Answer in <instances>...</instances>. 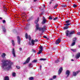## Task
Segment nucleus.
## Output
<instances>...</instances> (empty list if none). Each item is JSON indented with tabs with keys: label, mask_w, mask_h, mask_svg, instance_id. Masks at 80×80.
Returning <instances> with one entry per match:
<instances>
[{
	"label": "nucleus",
	"mask_w": 80,
	"mask_h": 80,
	"mask_svg": "<svg viewBox=\"0 0 80 80\" xmlns=\"http://www.w3.org/2000/svg\"><path fill=\"white\" fill-rule=\"evenodd\" d=\"M1 67L3 69L11 68L12 65H13V63L10 60L3 59L1 60Z\"/></svg>",
	"instance_id": "f257e3e1"
},
{
	"label": "nucleus",
	"mask_w": 80,
	"mask_h": 80,
	"mask_svg": "<svg viewBox=\"0 0 80 80\" xmlns=\"http://www.w3.org/2000/svg\"><path fill=\"white\" fill-rule=\"evenodd\" d=\"M38 21H39V18H38L35 21V23L36 24V30L37 31V30H38L39 31H42V32H43L46 30V26H44L42 28L39 27V25L38 24H37Z\"/></svg>",
	"instance_id": "f03ea898"
},
{
	"label": "nucleus",
	"mask_w": 80,
	"mask_h": 80,
	"mask_svg": "<svg viewBox=\"0 0 80 80\" xmlns=\"http://www.w3.org/2000/svg\"><path fill=\"white\" fill-rule=\"evenodd\" d=\"M75 33V31H72L71 32L68 31V30H67L66 31V36H68V37H70V35H72V34H74Z\"/></svg>",
	"instance_id": "7ed1b4c3"
},
{
	"label": "nucleus",
	"mask_w": 80,
	"mask_h": 80,
	"mask_svg": "<svg viewBox=\"0 0 80 80\" xmlns=\"http://www.w3.org/2000/svg\"><path fill=\"white\" fill-rule=\"evenodd\" d=\"M30 57H29L28 58L26 61L25 62L23 63V65H25L27 63H28L30 62Z\"/></svg>",
	"instance_id": "20e7f679"
},
{
	"label": "nucleus",
	"mask_w": 80,
	"mask_h": 80,
	"mask_svg": "<svg viewBox=\"0 0 80 80\" xmlns=\"http://www.w3.org/2000/svg\"><path fill=\"white\" fill-rule=\"evenodd\" d=\"M40 50L38 52V54H40L43 52V47L42 46L40 47Z\"/></svg>",
	"instance_id": "39448f33"
},
{
	"label": "nucleus",
	"mask_w": 80,
	"mask_h": 80,
	"mask_svg": "<svg viewBox=\"0 0 80 80\" xmlns=\"http://www.w3.org/2000/svg\"><path fill=\"white\" fill-rule=\"evenodd\" d=\"M71 25V23L65 24V25H66V26L64 27V30H65L66 29H68V25Z\"/></svg>",
	"instance_id": "423d86ee"
},
{
	"label": "nucleus",
	"mask_w": 80,
	"mask_h": 80,
	"mask_svg": "<svg viewBox=\"0 0 80 80\" xmlns=\"http://www.w3.org/2000/svg\"><path fill=\"white\" fill-rule=\"evenodd\" d=\"M46 22H47V20L44 17H43L42 18V24H44V23H45Z\"/></svg>",
	"instance_id": "0eeeda50"
},
{
	"label": "nucleus",
	"mask_w": 80,
	"mask_h": 80,
	"mask_svg": "<svg viewBox=\"0 0 80 80\" xmlns=\"http://www.w3.org/2000/svg\"><path fill=\"white\" fill-rule=\"evenodd\" d=\"M38 42V40L37 39H35L34 40L32 39L31 41L32 45H35V42Z\"/></svg>",
	"instance_id": "6e6552de"
},
{
	"label": "nucleus",
	"mask_w": 80,
	"mask_h": 80,
	"mask_svg": "<svg viewBox=\"0 0 80 80\" xmlns=\"http://www.w3.org/2000/svg\"><path fill=\"white\" fill-rule=\"evenodd\" d=\"M62 70H63V68H62V67L60 68L59 69V71H58V75H60V74L61 73H62Z\"/></svg>",
	"instance_id": "1a4fd4ad"
},
{
	"label": "nucleus",
	"mask_w": 80,
	"mask_h": 80,
	"mask_svg": "<svg viewBox=\"0 0 80 80\" xmlns=\"http://www.w3.org/2000/svg\"><path fill=\"white\" fill-rule=\"evenodd\" d=\"M70 71L68 70H67L66 71V75H67V77H68V76L70 75Z\"/></svg>",
	"instance_id": "9d476101"
},
{
	"label": "nucleus",
	"mask_w": 80,
	"mask_h": 80,
	"mask_svg": "<svg viewBox=\"0 0 80 80\" xmlns=\"http://www.w3.org/2000/svg\"><path fill=\"white\" fill-rule=\"evenodd\" d=\"M60 42H61V39H58L56 41V44H59Z\"/></svg>",
	"instance_id": "9b49d317"
},
{
	"label": "nucleus",
	"mask_w": 80,
	"mask_h": 80,
	"mask_svg": "<svg viewBox=\"0 0 80 80\" xmlns=\"http://www.w3.org/2000/svg\"><path fill=\"white\" fill-rule=\"evenodd\" d=\"M12 53L13 57H15L16 56L15 55V49H14V48H13Z\"/></svg>",
	"instance_id": "f8f14e48"
},
{
	"label": "nucleus",
	"mask_w": 80,
	"mask_h": 80,
	"mask_svg": "<svg viewBox=\"0 0 80 80\" xmlns=\"http://www.w3.org/2000/svg\"><path fill=\"white\" fill-rule=\"evenodd\" d=\"M79 72V71H78L76 72H73V76H76L78 73V72Z\"/></svg>",
	"instance_id": "ddd939ff"
},
{
	"label": "nucleus",
	"mask_w": 80,
	"mask_h": 80,
	"mask_svg": "<svg viewBox=\"0 0 80 80\" xmlns=\"http://www.w3.org/2000/svg\"><path fill=\"white\" fill-rule=\"evenodd\" d=\"M18 44H20V37L18 36Z\"/></svg>",
	"instance_id": "4468645a"
},
{
	"label": "nucleus",
	"mask_w": 80,
	"mask_h": 80,
	"mask_svg": "<svg viewBox=\"0 0 80 80\" xmlns=\"http://www.w3.org/2000/svg\"><path fill=\"white\" fill-rule=\"evenodd\" d=\"M80 57V53H78L77 54L76 56V58H78Z\"/></svg>",
	"instance_id": "2eb2a0df"
},
{
	"label": "nucleus",
	"mask_w": 80,
	"mask_h": 80,
	"mask_svg": "<svg viewBox=\"0 0 80 80\" xmlns=\"http://www.w3.org/2000/svg\"><path fill=\"white\" fill-rule=\"evenodd\" d=\"M6 56V54H5V53H3L2 55H1V57H2V58H4L5 57V56Z\"/></svg>",
	"instance_id": "dca6fc26"
},
{
	"label": "nucleus",
	"mask_w": 80,
	"mask_h": 80,
	"mask_svg": "<svg viewBox=\"0 0 80 80\" xmlns=\"http://www.w3.org/2000/svg\"><path fill=\"white\" fill-rule=\"evenodd\" d=\"M4 80H9V77L8 76H6L4 78Z\"/></svg>",
	"instance_id": "f3484780"
},
{
	"label": "nucleus",
	"mask_w": 80,
	"mask_h": 80,
	"mask_svg": "<svg viewBox=\"0 0 80 80\" xmlns=\"http://www.w3.org/2000/svg\"><path fill=\"white\" fill-rule=\"evenodd\" d=\"M12 43L13 45V46H15V42L13 41V40H11Z\"/></svg>",
	"instance_id": "a211bd4d"
},
{
	"label": "nucleus",
	"mask_w": 80,
	"mask_h": 80,
	"mask_svg": "<svg viewBox=\"0 0 80 80\" xmlns=\"http://www.w3.org/2000/svg\"><path fill=\"white\" fill-rule=\"evenodd\" d=\"M71 21H70V20H68L67 21H66L65 23H69V22H70Z\"/></svg>",
	"instance_id": "6ab92c4d"
},
{
	"label": "nucleus",
	"mask_w": 80,
	"mask_h": 80,
	"mask_svg": "<svg viewBox=\"0 0 80 80\" xmlns=\"http://www.w3.org/2000/svg\"><path fill=\"white\" fill-rule=\"evenodd\" d=\"M29 66L30 68H32V67H33V65L32 63H31L29 65Z\"/></svg>",
	"instance_id": "aec40b11"
},
{
	"label": "nucleus",
	"mask_w": 80,
	"mask_h": 80,
	"mask_svg": "<svg viewBox=\"0 0 80 80\" xmlns=\"http://www.w3.org/2000/svg\"><path fill=\"white\" fill-rule=\"evenodd\" d=\"M37 62V60H34L32 61V63H36Z\"/></svg>",
	"instance_id": "412c9836"
},
{
	"label": "nucleus",
	"mask_w": 80,
	"mask_h": 80,
	"mask_svg": "<svg viewBox=\"0 0 80 80\" xmlns=\"http://www.w3.org/2000/svg\"><path fill=\"white\" fill-rule=\"evenodd\" d=\"M25 38H26V39H28V34H27V33H26Z\"/></svg>",
	"instance_id": "4be33fe9"
},
{
	"label": "nucleus",
	"mask_w": 80,
	"mask_h": 80,
	"mask_svg": "<svg viewBox=\"0 0 80 80\" xmlns=\"http://www.w3.org/2000/svg\"><path fill=\"white\" fill-rule=\"evenodd\" d=\"M75 42H73L72 44V46H74V45H75Z\"/></svg>",
	"instance_id": "5701e85b"
},
{
	"label": "nucleus",
	"mask_w": 80,
	"mask_h": 80,
	"mask_svg": "<svg viewBox=\"0 0 80 80\" xmlns=\"http://www.w3.org/2000/svg\"><path fill=\"white\" fill-rule=\"evenodd\" d=\"M3 32H6V30L5 29V28H3Z\"/></svg>",
	"instance_id": "b1692460"
},
{
	"label": "nucleus",
	"mask_w": 80,
	"mask_h": 80,
	"mask_svg": "<svg viewBox=\"0 0 80 80\" xmlns=\"http://www.w3.org/2000/svg\"><path fill=\"white\" fill-rule=\"evenodd\" d=\"M76 40H77V38H74L73 39V42H75Z\"/></svg>",
	"instance_id": "393cba45"
},
{
	"label": "nucleus",
	"mask_w": 80,
	"mask_h": 80,
	"mask_svg": "<svg viewBox=\"0 0 80 80\" xmlns=\"http://www.w3.org/2000/svg\"><path fill=\"white\" fill-rule=\"evenodd\" d=\"M71 50H72V52H75L76 51V49H71Z\"/></svg>",
	"instance_id": "a878e982"
},
{
	"label": "nucleus",
	"mask_w": 80,
	"mask_h": 80,
	"mask_svg": "<svg viewBox=\"0 0 80 80\" xmlns=\"http://www.w3.org/2000/svg\"><path fill=\"white\" fill-rule=\"evenodd\" d=\"M40 60H43V61H44V60H46V59L45 58H40Z\"/></svg>",
	"instance_id": "bb28decb"
},
{
	"label": "nucleus",
	"mask_w": 80,
	"mask_h": 80,
	"mask_svg": "<svg viewBox=\"0 0 80 80\" xmlns=\"http://www.w3.org/2000/svg\"><path fill=\"white\" fill-rule=\"evenodd\" d=\"M56 77H57V76H55V75L53 76V79H55V78H56Z\"/></svg>",
	"instance_id": "cd10ccee"
},
{
	"label": "nucleus",
	"mask_w": 80,
	"mask_h": 80,
	"mask_svg": "<svg viewBox=\"0 0 80 80\" xmlns=\"http://www.w3.org/2000/svg\"><path fill=\"white\" fill-rule=\"evenodd\" d=\"M28 37L29 39V40H31V37L30 36V35H29L28 36Z\"/></svg>",
	"instance_id": "c85d7f7f"
},
{
	"label": "nucleus",
	"mask_w": 80,
	"mask_h": 80,
	"mask_svg": "<svg viewBox=\"0 0 80 80\" xmlns=\"http://www.w3.org/2000/svg\"><path fill=\"white\" fill-rule=\"evenodd\" d=\"M15 72H13L12 73V76L13 77H15Z\"/></svg>",
	"instance_id": "c756f323"
},
{
	"label": "nucleus",
	"mask_w": 80,
	"mask_h": 80,
	"mask_svg": "<svg viewBox=\"0 0 80 80\" xmlns=\"http://www.w3.org/2000/svg\"><path fill=\"white\" fill-rule=\"evenodd\" d=\"M16 68H18V69H20V67L18 66H16Z\"/></svg>",
	"instance_id": "7c9ffc66"
},
{
	"label": "nucleus",
	"mask_w": 80,
	"mask_h": 80,
	"mask_svg": "<svg viewBox=\"0 0 80 80\" xmlns=\"http://www.w3.org/2000/svg\"><path fill=\"white\" fill-rule=\"evenodd\" d=\"M29 79L30 80H32L33 79V78L32 77H31L29 78Z\"/></svg>",
	"instance_id": "2f4dec72"
},
{
	"label": "nucleus",
	"mask_w": 80,
	"mask_h": 80,
	"mask_svg": "<svg viewBox=\"0 0 80 80\" xmlns=\"http://www.w3.org/2000/svg\"><path fill=\"white\" fill-rule=\"evenodd\" d=\"M58 18L56 17V18H54L53 19V20H57Z\"/></svg>",
	"instance_id": "473e14b6"
},
{
	"label": "nucleus",
	"mask_w": 80,
	"mask_h": 80,
	"mask_svg": "<svg viewBox=\"0 0 80 80\" xmlns=\"http://www.w3.org/2000/svg\"><path fill=\"white\" fill-rule=\"evenodd\" d=\"M6 22V21H5V20H2V22L3 23H5Z\"/></svg>",
	"instance_id": "72a5a7b5"
},
{
	"label": "nucleus",
	"mask_w": 80,
	"mask_h": 80,
	"mask_svg": "<svg viewBox=\"0 0 80 80\" xmlns=\"http://www.w3.org/2000/svg\"><path fill=\"white\" fill-rule=\"evenodd\" d=\"M49 20H52V17H49Z\"/></svg>",
	"instance_id": "f704fd0d"
},
{
	"label": "nucleus",
	"mask_w": 80,
	"mask_h": 80,
	"mask_svg": "<svg viewBox=\"0 0 80 80\" xmlns=\"http://www.w3.org/2000/svg\"><path fill=\"white\" fill-rule=\"evenodd\" d=\"M57 7H58V5H55L54 6V8H56Z\"/></svg>",
	"instance_id": "c9c22d12"
},
{
	"label": "nucleus",
	"mask_w": 80,
	"mask_h": 80,
	"mask_svg": "<svg viewBox=\"0 0 80 80\" xmlns=\"http://www.w3.org/2000/svg\"><path fill=\"white\" fill-rule=\"evenodd\" d=\"M32 52H34L35 53V52H36V51H35V50L34 49H32Z\"/></svg>",
	"instance_id": "e433bc0d"
},
{
	"label": "nucleus",
	"mask_w": 80,
	"mask_h": 80,
	"mask_svg": "<svg viewBox=\"0 0 80 80\" xmlns=\"http://www.w3.org/2000/svg\"><path fill=\"white\" fill-rule=\"evenodd\" d=\"M73 7H77V5H75V4H74L73 5Z\"/></svg>",
	"instance_id": "4c0bfd02"
},
{
	"label": "nucleus",
	"mask_w": 80,
	"mask_h": 80,
	"mask_svg": "<svg viewBox=\"0 0 80 80\" xmlns=\"http://www.w3.org/2000/svg\"><path fill=\"white\" fill-rule=\"evenodd\" d=\"M44 38H47V36H43Z\"/></svg>",
	"instance_id": "58836bf2"
},
{
	"label": "nucleus",
	"mask_w": 80,
	"mask_h": 80,
	"mask_svg": "<svg viewBox=\"0 0 80 80\" xmlns=\"http://www.w3.org/2000/svg\"><path fill=\"white\" fill-rule=\"evenodd\" d=\"M77 35H80V32H78L77 33Z\"/></svg>",
	"instance_id": "ea45409f"
},
{
	"label": "nucleus",
	"mask_w": 80,
	"mask_h": 80,
	"mask_svg": "<svg viewBox=\"0 0 80 80\" xmlns=\"http://www.w3.org/2000/svg\"><path fill=\"white\" fill-rule=\"evenodd\" d=\"M28 44H29V45H32V44L31 43H30V42H28Z\"/></svg>",
	"instance_id": "a19ab883"
},
{
	"label": "nucleus",
	"mask_w": 80,
	"mask_h": 80,
	"mask_svg": "<svg viewBox=\"0 0 80 80\" xmlns=\"http://www.w3.org/2000/svg\"><path fill=\"white\" fill-rule=\"evenodd\" d=\"M40 70H41L42 69V66L40 65Z\"/></svg>",
	"instance_id": "79ce46f5"
},
{
	"label": "nucleus",
	"mask_w": 80,
	"mask_h": 80,
	"mask_svg": "<svg viewBox=\"0 0 80 80\" xmlns=\"http://www.w3.org/2000/svg\"><path fill=\"white\" fill-rule=\"evenodd\" d=\"M66 5H62V7H66Z\"/></svg>",
	"instance_id": "37998d69"
},
{
	"label": "nucleus",
	"mask_w": 80,
	"mask_h": 80,
	"mask_svg": "<svg viewBox=\"0 0 80 80\" xmlns=\"http://www.w3.org/2000/svg\"><path fill=\"white\" fill-rule=\"evenodd\" d=\"M22 49L21 48H19V50H20V51H22Z\"/></svg>",
	"instance_id": "c03bdc74"
},
{
	"label": "nucleus",
	"mask_w": 80,
	"mask_h": 80,
	"mask_svg": "<svg viewBox=\"0 0 80 80\" xmlns=\"http://www.w3.org/2000/svg\"><path fill=\"white\" fill-rule=\"evenodd\" d=\"M58 62V60H57V61H55V63H57Z\"/></svg>",
	"instance_id": "a18cd8bd"
},
{
	"label": "nucleus",
	"mask_w": 80,
	"mask_h": 80,
	"mask_svg": "<svg viewBox=\"0 0 80 80\" xmlns=\"http://www.w3.org/2000/svg\"><path fill=\"white\" fill-rule=\"evenodd\" d=\"M30 20H31V18H30L28 20V21L29 22V21H30Z\"/></svg>",
	"instance_id": "49530a36"
},
{
	"label": "nucleus",
	"mask_w": 80,
	"mask_h": 80,
	"mask_svg": "<svg viewBox=\"0 0 80 80\" xmlns=\"http://www.w3.org/2000/svg\"><path fill=\"white\" fill-rule=\"evenodd\" d=\"M37 0H34V2H37Z\"/></svg>",
	"instance_id": "de8ad7c7"
},
{
	"label": "nucleus",
	"mask_w": 80,
	"mask_h": 80,
	"mask_svg": "<svg viewBox=\"0 0 80 80\" xmlns=\"http://www.w3.org/2000/svg\"><path fill=\"white\" fill-rule=\"evenodd\" d=\"M1 19H2V17H0V20H1Z\"/></svg>",
	"instance_id": "09e8293b"
},
{
	"label": "nucleus",
	"mask_w": 80,
	"mask_h": 80,
	"mask_svg": "<svg viewBox=\"0 0 80 80\" xmlns=\"http://www.w3.org/2000/svg\"><path fill=\"white\" fill-rule=\"evenodd\" d=\"M49 3L50 4H51V3H52V1H50Z\"/></svg>",
	"instance_id": "8fccbe9b"
},
{
	"label": "nucleus",
	"mask_w": 80,
	"mask_h": 80,
	"mask_svg": "<svg viewBox=\"0 0 80 80\" xmlns=\"http://www.w3.org/2000/svg\"><path fill=\"white\" fill-rule=\"evenodd\" d=\"M43 7H44V8H45V5H43Z\"/></svg>",
	"instance_id": "3c124183"
},
{
	"label": "nucleus",
	"mask_w": 80,
	"mask_h": 80,
	"mask_svg": "<svg viewBox=\"0 0 80 80\" xmlns=\"http://www.w3.org/2000/svg\"><path fill=\"white\" fill-rule=\"evenodd\" d=\"M71 61H74V60L73 59H72Z\"/></svg>",
	"instance_id": "603ef678"
},
{
	"label": "nucleus",
	"mask_w": 80,
	"mask_h": 80,
	"mask_svg": "<svg viewBox=\"0 0 80 80\" xmlns=\"http://www.w3.org/2000/svg\"><path fill=\"white\" fill-rule=\"evenodd\" d=\"M3 8H6V7H4V6L3 7Z\"/></svg>",
	"instance_id": "864d4df0"
},
{
	"label": "nucleus",
	"mask_w": 80,
	"mask_h": 80,
	"mask_svg": "<svg viewBox=\"0 0 80 80\" xmlns=\"http://www.w3.org/2000/svg\"><path fill=\"white\" fill-rule=\"evenodd\" d=\"M54 0H51V1H53Z\"/></svg>",
	"instance_id": "5fc2aeb1"
}]
</instances>
